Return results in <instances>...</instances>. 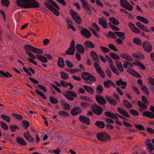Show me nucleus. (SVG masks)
I'll return each instance as SVG.
<instances>
[{"mask_svg": "<svg viewBox=\"0 0 154 154\" xmlns=\"http://www.w3.org/2000/svg\"><path fill=\"white\" fill-rule=\"evenodd\" d=\"M1 116L2 118L7 121L8 122H10L11 121V119L7 115H1Z\"/></svg>", "mask_w": 154, "mask_h": 154, "instance_id": "de8ad7c7", "label": "nucleus"}, {"mask_svg": "<svg viewBox=\"0 0 154 154\" xmlns=\"http://www.w3.org/2000/svg\"><path fill=\"white\" fill-rule=\"evenodd\" d=\"M32 51L38 54H41L43 53L42 50L35 48H34Z\"/></svg>", "mask_w": 154, "mask_h": 154, "instance_id": "09e8293b", "label": "nucleus"}, {"mask_svg": "<svg viewBox=\"0 0 154 154\" xmlns=\"http://www.w3.org/2000/svg\"><path fill=\"white\" fill-rule=\"evenodd\" d=\"M97 137L98 140L102 141H106L110 138L109 135L106 133H97Z\"/></svg>", "mask_w": 154, "mask_h": 154, "instance_id": "39448f33", "label": "nucleus"}, {"mask_svg": "<svg viewBox=\"0 0 154 154\" xmlns=\"http://www.w3.org/2000/svg\"><path fill=\"white\" fill-rule=\"evenodd\" d=\"M129 65L130 66H132V65L130 63L128 62L127 61H125L124 63L123 64V67L124 68L126 69L128 68V65Z\"/></svg>", "mask_w": 154, "mask_h": 154, "instance_id": "6e6d98bb", "label": "nucleus"}, {"mask_svg": "<svg viewBox=\"0 0 154 154\" xmlns=\"http://www.w3.org/2000/svg\"><path fill=\"white\" fill-rule=\"evenodd\" d=\"M137 103L139 106L141 108V109H140V111H142L143 110L146 109L147 108V106L146 105V104L143 103L140 101H138Z\"/></svg>", "mask_w": 154, "mask_h": 154, "instance_id": "bb28decb", "label": "nucleus"}, {"mask_svg": "<svg viewBox=\"0 0 154 154\" xmlns=\"http://www.w3.org/2000/svg\"><path fill=\"white\" fill-rule=\"evenodd\" d=\"M84 89L89 93L92 94L94 91L92 88L86 85L84 86Z\"/></svg>", "mask_w": 154, "mask_h": 154, "instance_id": "ea45409f", "label": "nucleus"}, {"mask_svg": "<svg viewBox=\"0 0 154 154\" xmlns=\"http://www.w3.org/2000/svg\"><path fill=\"white\" fill-rule=\"evenodd\" d=\"M57 64L61 68H63L65 66L64 61L63 58L59 57L58 60Z\"/></svg>", "mask_w": 154, "mask_h": 154, "instance_id": "473e14b6", "label": "nucleus"}, {"mask_svg": "<svg viewBox=\"0 0 154 154\" xmlns=\"http://www.w3.org/2000/svg\"><path fill=\"white\" fill-rule=\"evenodd\" d=\"M70 12L72 17L76 23L78 24L80 23L81 20L79 15L72 10H70Z\"/></svg>", "mask_w": 154, "mask_h": 154, "instance_id": "423d86ee", "label": "nucleus"}, {"mask_svg": "<svg viewBox=\"0 0 154 154\" xmlns=\"http://www.w3.org/2000/svg\"><path fill=\"white\" fill-rule=\"evenodd\" d=\"M145 143L149 149L150 152L151 153V152L154 150V146L151 143L150 140L149 139H147Z\"/></svg>", "mask_w": 154, "mask_h": 154, "instance_id": "b1692460", "label": "nucleus"}, {"mask_svg": "<svg viewBox=\"0 0 154 154\" xmlns=\"http://www.w3.org/2000/svg\"><path fill=\"white\" fill-rule=\"evenodd\" d=\"M36 57L39 60L44 63H46L48 61L47 58L42 55H37Z\"/></svg>", "mask_w": 154, "mask_h": 154, "instance_id": "c85d7f7f", "label": "nucleus"}, {"mask_svg": "<svg viewBox=\"0 0 154 154\" xmlns=\"http://www.w3.org/2000/svg\"><path fill=\"white\" fill-rule=\"evenodd\" d=\"M16 3L19 7L24 9L40 7L39 4L35 0H16Z\"/></svg>", "mask_w": 154, "mask_h": 154, "instance_id": "f257e3e1", "label": "nucleus"}, {"mask_svg": "<svg viewBox=\"0 0 154 154\" xmlns=\"http://www.w3.org/2000/svg\"><path fill=\"white\" fill-rule=\"evenodd\" d=\"M76 49L78 52L81 54H83L85 51L84 47L79 44L76 45Z\"/></svg>", "mask_w": 154, "mask_h": 154, "instance_id": "393cba45", "label": "nucleus"}, {"mask_svg": "<svg viewBox=\"0 0 154 154\" xmlns=\"http://www.w3.org/2000/svg\"><path fill=\"white\" fill-rule=\"evenodd\" d=\"M99 23L104 28H107L108 27L106 20L104 18H100L99 20Z\"/></svg>", "mask_w": 154, "mask_h": 154, "instance_id": "1a4fd4ad", "label": "nucleus"}, {"mask_svg": "<svg viewBox=\"0 0 154 154\" xmlns=\"http://www.w3.org/2000/svg\"><path fill=\"white\" fill-rule=\"evenodd\" d=\"M124 105L128 107H132V105L130 103L128 102L126 100H124L123 101Z\"/></svg>", "mask_w": 154, "mask_h": 154, "instance_id": "5fc2aeb1", "label": "nucleus"}, {"mask_svg": "<svg viewBox=\"0 0 154 154\" xmlns=\"http://www.w3.org/2000/svg\"><path fill=\"white\" fill-rule=\"evenodd\" d=\"M128 25L132 32L137 33H140V30L134 26V24L130 22L128 23Z\"/></svg>", "mask_w": 154, "mask_h": 154, "instance_id": "f8f14e48", "label": "nucleus"}, {"mask_svg": "<svg viewBox=\"0 0 154 154\" xmlns=\"http://www.w3.org/2000/svg\"><path fill=\"white\" fill-rule=\"evenodd\" d=\"M105 114L107 117H110L113 119H117L118 118L119 115L116 113L114 114L109 112H106Z\"/></svg>", "mask_w": 154, "mask_h": 154, "instance_id": "ddd939ff", "label": "nucleus"}, {"mask_svg": "<svg viewBox=\"0 0 154 154\" xmlns=\"http://www.w3.org/2000/svg\"><path fill=\"white\" fill-rule=\"evenodd\" d=\"M103 91V88L102 86L99 85L97 88L96 92L98 93H101Z\"/></svg>", "mask_w": 154, "mask_h": 154, "instance_id": "4d7b16f0", "label": "nucleus"}, {"mask_svg": "<svg viewBox=\"0 0 154 154\" xmlns=\"http://www.w3.org/2000/svg\"><path fill=\"white\" fill-rule=\"evenodd\" d=\"M137 19L139 21L146 24H147L149 23L148 20L145 18L140 16L137 17Z\"/></svg>", "mask_w": 154, "mask_h": 154, "instance_id": "cd10ccee", "label": "nucleus"}, {"mask_svg": "<svg viewBox=\"0 0 154 154\" xmlns=\"http://www.w3.org/2000/svg\"><path fill=\"white\" fill-rule=\"evenodd\" d=\"M133 64L135 66H139L143 70L146 69L145 66L139 61H137L135 62H134Z\"/></svg>", "mask_w": 154, "mask_h": 154, "instance_id": "e433bc0d", "label": "nucleus"}, {"mask_svg": "<svg viewBox=\"0 0 154 154\" xmlns=\"http://www.w3.org/2000/svg\"><path fill=\"white\" fill-rule=\"evenodd\" d=\"M118 110L121 114L122 115L125 116L127 117H129V116L128 113L124 109L120 108H118Z\"/></svg>", "mask_w": 154, "mask_h": 154, "instance_id": "2f4dec72", "label": "nucleus"}, {"mask_svg": "<svg viewBox=\"0 0 154 154\" xmlns=\"http://www.w3.org/2000/svg\"><path fill=\"white\" fill-rule=\"evenodd\" d=\"M135 127L138 130H145V129L144 128V127L141 125H135Z\"/></svg>", "mask_w": 154, "mask_h": 154, "instance_id": "0e129e2a", "label": "nucleus"}, {"mask_svg": "<svg viewBox=\"0 0 154 154\" xmlns=\"http://www.w3.org/2000/svg\"><path fill=\"white\" fill-rule=\"evenodd\" d=\"M82 112L81 109L79 107H75L71 111V113L73 115H76L80 114Z\"/></svg>", "mask_w": 154, "mask_h": 154, "instance_id": "6ab92c4d", "label": "nucleus"}, {"mask_svg": "<svg viewBox=\"0 0 154 154\" xmlns=\"http://www.w3.org/2000/svg\"><path fill=\"white\" fill-rule=\"evenodd\" d=\"M109 20L111 22L115 25H118L119 24V22L118 20L114 17H110Z\"/></svg>", "mask_w": 154, "mask_h": 154, "instance_id": "a19ab883", "label": "nucleus"}, {"mask_svg": "<svg viewBox=\"0 0 154 154\" xmlns=\"http://www.w3.org/2000/svg\"><path fill=\"white\" fill-rule=\"evenodd\" d=\"M94 107L93 111L96 114L99 115L102 113L103 111L102 107L96 105H94Z\"/></svg>", "mask_w": 154, "mask_h": 154, "instance_id": "9d476101", "label": "nucleus"}, {"mask_svg": "<svg viewBox=\"0 0 154 154\" xmlns=\"http://www.w3.org/2000/svg\"><path fill=\"white\" fill-rule=\"evenodd\" d=\"M90 54L92 56L94 63H98L99 62L98 56L97 53L94 51H92L90 52Z\"/></svg>", "mask_w": 154, "mask_h": 154, "instance_id": "aec40b11", "label": "nucleus"}, {"mask_svg": "<svg viewBox=\"0 0 154 154\" xmlns=\"http://www.w3.org/2000/svg\"><path fill=\"white\" fill-rule=\"evenodd\" d=\"M99 62L98 63H94V67L98 73L101 75L103 77H105L104 73L102 71L101 68L99 66Z\"/></svg>", "mask_w": 154, "mask_h": 154, "instance_id": "6e6552de", "label": "nucleus"}, {"mask_svg": "<svg viewBox=\"0 0 154 154\" xmlns=\"http://www.w3.org/2000/svg\"><path fill=\"white\" fill-rule=\"evenodd\" d=\"M96 101L100 104H105L106 103L105 99L100 96H97L96 97Z\"/></svg>", "mask_w": 154, "mask_h": 154, "instance_id": "4468645a", "label": "nucleus"}, {"mask_svg": "<svg viewBox=\"0 0 154 154\" xmlns=\"http://www.w3.org/2000/svg\"><path fill=\"white\" fill-rule=\"evenodd\" d=\"M34 48L29 45H26L24 46V48L27 51H32Z\"/></svg>", "mask_w": 154, "mask_h": 154, "instance_id": "864d4df0", "label": "nucleus"}, {"mask_svg": "<svg viewBox=\"0 0 154 154\" xmlns=\"http://www.w3.org/2000/svg\"><path fill=\"white\" fill-rule=\"evenodd\" d=\"M0 124L2 127L5 130H7L8 129V127L6 124L2 122H0Z\"/></svg>", "mask_w": 154, "mask_h": 154, "instance_id": "13d9d810", "label": "nucleus"}, {"mask_svg": "<svg viewBox=\"0 0 154 154\" xmlns=\"http://www.w3.org/2000/svg\"><path fill=\"white\" fill-rule=\"evenodd\" d=\"M63 95L68 100L72 101L74 97H77V95L74 92L70 91H68L63 93Z\"/></svg>", "mask_w": 154, "mask_h": 154, "instance_id": "20e7f679", "label": "nucleus"}, {"mask_svg": "<svg viewBox=\"0 0 154 154\" xmlns=\"http://www.w3.org/2000/svg\"><path fill=\"white\" fill-rule=\"evenodd\" d=\"M110 68L112 70V71L115 74L117 75H119V72L118 71L116 68V67L113 66L112 64H110Z\"/></svg>", "mask_w": 154, "mask_h": 154, "instance_id": "603ef678", "label": "nucleus"}, {"mask_svg": "<svg viewBox=\"0 0 154 154\" xmlns=\"http://www.w3.org/2000/svg\"><path fill=\"white\" fill-rule=\"evenodd\" d=\"M110 55L114 59L116 60H119L120 59V57L119 56L116 54L113 53H111Z\"/></svg>", "mask_w": 154, "mask_h": 154, "instance_id": "052dcab7", "label": "nucleus"}, {"mask_svg": "<svg viewBox=\"0 0 154 154\" xmlns=\"http://www.w3.org/2000/svg\"><path fill=\"white\" fill-rule=\"evenodd\" d=\"M116 84L119 86H122L121 88L122 89H125L127 85L126 82L123 81L121 79H119V80L116 81Z\"/></svg>", "mask_w": 154, "mask_h": 154, "instance_id": "4be33fe9", "label": "nucleus"}, {"mask_svg": "<svg viewBox=\"0 0 154 154\" xmlns=\"http://www.w3.org/2000/svg\"><path fill=\"white\" fill-rule=\"evenodd\" d=\"M107 101L112 105H116L117 104V102L111 97H106Z\"/></svg>", "mask_w": 154, "mask_h": 154, "instance_id": "72a5a7b5", "label": "nucleus"}, {"mask_svg": "<svg viewBox=\"0 0 154 154\" xmlns=\"http://www.w3.org/2000/svg\"><path fill=\"white\" fill-rule=\"evenodd\" d=\"M82 76L83 79L87 80L86 82L88 83H89V82L88 80H90L91 83L95 82L96 81L95 77L91 75L88 73L86 72H83L82 75Z\"/></svg>", "mask_w": 154, "mask_h": 154, "instance_id": "7ed1b4c3", "label": "nucleus"}, {"mask_svg": "<svg viewBox=\"0 0 154 154\" xmlns=\"http://www.w3.org/2000/svg\"><path fill=\"white\" fill-rule=\"evenodd\" d=\"M82 3V5L84 9L88 12H90L91 10L88 6L85 0H80Z\"/></svg>", "mask_w": 154, "mask_h": 154, "instance_id": "9b49d317", "label": "nucleus"}, {"mask_svg": "<svg viewBox=\"0 0 154 154\" xmlns=\"http://www.w3.org/2000/svg\"><path fill=\"white\" fill-rule=\"evenodd\" d=\"M75 50V48L70 47L67 51H66V54L69 55H73L74 53Z\"/></svg>", "mask_w": 154, "mask_h": 154, "instance_id": "f704fd0d", "label": "nucleus"}, {"mask_svg": "<svg viewBox=\"0 0 154 154\" xmlns=\"http://www.w3.org/2000/svg\"><path fill=\"white\" fill-rule=\"evenodd\" d=\"M100 48L103 52L107 53L109 51V50L107 48L103 46H101Z\"/></svg>", "mask_w": 154, "mask_h": 154, "instance_id": "774afa93", "label": "nucleus"}, {"mask_svg": "<svg viewBox=\"0 0 154 154\" xmlns=\"http://www.w3.org/2000/svg\"><path fill=\"white\" fill-rule=\"evenodd\" d=\"M59 115L60 116H69V113L66 111H59Z\"/></svg>", "mask_w": 154, "mask_h": 154, "instance_id": "c03bdc74", "label": "nucleus"}, {"mask_svg": "<svg viewBox=\"0 0 154 154\" xmlns=\"http://www.w3.org/2000/svg\"><path fill=\"white\" fill-rule=\"evenodd\" d=\"M35 91L39 95L45 99L47 98L45 95L42 92L39 91L38 90H35Z\"/></svg>", "mask_w": 154, "mask_h": 154, "instance_id": "49530a36", "label": "nucleus"}, {"mask_svg": "<svg viewBox=\"0 0 154 154\" xmlns=\"http://www.w3.org/2000/svg\"><path fill=\"white\" fill-rule=\"evenodd\" d=\"M115 33L119 37H122L125 36V33L124 32H115Z\"/></svg>", "mask_w": 154, "mask_h": 154, "instance_id": "bf43d9fd", "label": "nucleus"}, {"mask_svg": "<svg viewBox=\"0 0 154 154\" xmlns=\"http://www.w3.org/2000/svg\"><path fill=\"white\" fill-rule=\"evenodd\" d=\"M134 42L136 44L138 45H141V41L138 38H135L133 40Z\"/></svg>", "mask_w": 154, "mask_h": 154, "instance_id": "8fccbe9b", "label": "nucleus"}, {"mask_svg": "<svg viewBox=\"0 0 154 154\" xmlns=\"http://www.w3.org/2000/svg\"><path fill=\"white\" fill-rule=\"evenodd\" d=\"M126 0H120V4L122 7L125 8L128 3Z\"/></svg>", "mask_w": 154, "mask_h": 154, "instance_id": "3c124183", "label": "nucleus"}, {"mask_svg": "<svg viewBox=\"0 0 154 154\" xmlns=\"http://www.w3.org/2000/svg\"><path fill=\"white\" fill-rule=\"evenodd\" d=\"M95 125L97 127L100 128H103L105 127L104 123L102 121H97L95 123Z\"/></svg>", "mask_w": 154, "mask_h": 154, "instance_id": "4c0bfd02", "label": "nucleus"}, {"mask_svg": "<svg viewBox=\"0 0 154 154\" xmlns=\"http://www.w3.org/2000/svg\"><path fill=\"white\" fill-rule=\"evenodd\" d=\"M1 3L3 5L8 7L9 5L10 2L9 0H2Z\"/></svg>", "mask_w": 154, "mask_h": 154, "instance_id": "37998d69", "label": "nucleus"}, {"mask_svg": "<svg viewBox=\"0 0 154 154\" xmlns=\"http://www.w3.org/2000/svg\"><path fill=\"white\" fill-rule=\"evenodd\" d=\"M25 138L30 142H33L34 141L33 138L29 134L28 131L23 134Z\"/></svg>", "mask_w": 154, "mask_h": 154, "instance_id": "a211bd4d", "label": "nucleus"}, {"mask_svg": "<svg viewBox=\"0 0 154 154\" xmlns=\"http://www.w3.org/2000/svg\"><path fill=\"white\" fill-rule=\"evenodd\" d=\"M61 75L62 78L63 79H66L68 78L67 74L64 72H61Z\"/></svg>", "mask_w": 154, "mask_h": 154, "instance_id": "338daca9", "label": "nucleus"}, {"mask_svg": "<svg viewBox=\"0 0 154 154\" xmlns=\"http://www.w3.org/2000/svg\"><path fill=\"white\" fill-rule=\"evenodd\" d=\"M60 83L61 85V86H63V87L66 88L68 87V85L70 86V88L69 89L71 90L73 88V85L69 83H66L65 81L62 80L60 81Z\"/></svg>", "mask_w": 154, "mask_h": 154, "instance_id": "a878e982", "label": "nucleus"}, {"mask_svg": "<svg viewBox=\"0 0 154 154\" xmlns=\"http://www.w3.org/2000/svg\"><path fill=\"white\" fill-rule=\"evenodd\" d=\"M121 57L129 61H133V58L130 55L125 53L121 54L120 55Z\"/></svg>", "mask_w": 154, "mask_h": 154, "instance_id": "412c9836", "label": "nucleus"}, {"mask_svg": "<svg viewBox=\"0 0 154 154\" xmlns=\"http://www.w3.org/2000/svg\"><path fill=\"white\" fill-rule=\"evenodd\" d=\"M104 85L105 87L107 88L110 86H111L113 85H115L113 83L109 80H108L104 82Z\"/></svg>", "mask_w": 154, "mask_h": 154, "instance_id": "58836bf2", "label": "nucleus"}, {"mask_svg": "<svg viewBox=\"0 0 154 154\" xmlns=\"http://www.w3.org/2000/svg\"><path fill=\"white\" fill-rule=\"evenodd\" d=\"M79 120L81 122L87 125H89L90 123V121L89 119L85 116H80Z\"/></svg>", "mask_w": 154, "mask_h": 154, "instance_id": "2eb2a0df", "label": "nucleus"}, {"mask_svg": "<svg viewBox=\"0 0 154 154\" xmlns=\"http://www.w3.org/2000/svg\"><path fill=\"white\" fill-rule=\"evenodd\" d=\"M141 88L142 90L146 94H148L149 93L146 87L144 85H142L141 86Z\"/></svg>", "mask_w": 154, "mask_h": 154, "instance_id": "680f3d73", "label": "nucleus"}, {"mask_svg": "<svg viewBox=\"0 0 154 154\" xmlns=\"http://www.w3.org/2000/svg\"><path fill=\"white\" fill-rule=\"evenodd\" d=\"M66 19L68 29H71L73 31H75V28L72 24V21L70 19L69 17H66Z\"/></svg>", "mask_w": 154, "mask_h": 154, "instance_id": "dca6fc26", "label": "nucleus"}, {"mask_svg": "<svg viewBox=\"0 0 154 154\" xmlns=\"http://www.w3.org/2000/svg\"><path fill=\"white\" fill-rule=\"evenodd\" d=\"M140 28V29L142 30L145 31L147 32H149L150 31L149 29H147L146 27L143 24L141 25Z\"/></svg>", "mask_w": 154, "mask_h": 154, "instance_id": "69168bd1", "label": "nucleus"}, {"mask_svg": "<svg viewBox=\"0 0 154 154\" xmlns=\"http://www.w3.org/2000/svg\"><path fill=\"white\" fill-rule=\"evenodd\" d=\"M68 72L71 74H75L80 71V70L77 69H69L68 70Z\"/></svg>", "mask_w": 154, "mask_h": 154, "instance_id": "a18cd8bd", "label": "nucleus"}, {"mask_svg": "<svg viewBox=\"0 0 154 154\" xmlns=\"http://www.w3.org/2000/svg\"><path fill=\"white\" fill-rule=\"evenodd\" d=\"M82 35L86 38H89L91 35L90 32L86 28H84L81 31Z\"/></svg>", "mask_w": 154, "mask_h": 154, "instance_id": "f3484780", "label": "nucleus"}, {"mask_svg": "<svg viewBox=\"0 0 154 154\" xmlns=\"http://www.w3.org/2000/svg\"><path fill=\"white\" fill-rule=\"evenodd\" d=\"M127 72L130 74L137 78H141V76L139 74L133 69H128Z\"/></svg>", "mask_w": 154, "mask_h": 154, "instance_id": "5701e85b", "label": "nucleus"}, {"mask_svg": "<svg viewBox=\"0 0 154 154\" xmlns=\"http://www.w3.org/2000/svg\"><path fill=\"white\" fill-rule=\"evenodd\" d=\"M84 45L87 47L89 48H93L95 47V45L91 42L86 41L84 43Z\"/></svg>", "mask_w": 154, "mask_h": 154, "instance_id": "7c9ffc66", "label": "nucleus"}, {"mask_svg": "<svg viewBox=\"0 0 154 154\" xmlns=\"http://www.w3.org/2000/svg\"><path fill=\"white\" fill-rule=\"evenodd\" d=\"M125 9L129 11H131L132 10L133 7L130 4L128 3L124 8Z\"/></svg>", "mask_w": 154, "mask_h": 154, "instance_id": "e2e57ef3", "label": "nucleus"}, {"mask_svg": "<svg viewBox=\"0 0 154 154\" xmlns=\"http://www.w3.org/2000/svg\"><path fill=\"white\" fill-rule=\"evenodd\" d=\"M49 4L52 5L58 10L60 9L59 6L57 5L56 3L52 0H47L45 3V5L47 8L52 11L57 16H59L60 15L59 11L50 5Z\"/></svg>", "mask_w": 154, "mask_h": 154, "instance_id": "f03ea898", "label": "nucleus"}, {"mask_svg": "<svg viewBox=\"0 0 154 154\" xmlns=\"http://www.w3.org/2000/svg\"><path fill=\"white\" fill-rule=\"evenodd\" d=\"M143 49L146 52L149 53L152 51V46L148 42L146 41L144 42L143 43Z\"/></svg>", "mask_w": 154, "mask_h": 154, "instance_id": "0eeeda50", "label": "nucleus"}, {"mask_svg": "<svg viewBox=\"0 0 154 154\" xmlns=\"http://www.w3.org/2000/svg\"><path fill=\"white\" fill-rule=\"evenodd\" d=\"M0 74L3 76L5 77H12V75L10 74L8 72H6V73L0 70Z\"/></svg>", "mask_w": 154, "mask_h": 154, "instance_id": "79ce46f5", "label": "nucleus"}, {"mask_svg": "<svg viewBox=\"0 0 154 154\" xmlns=\"http://www.w3.org/2000/svg\"><path fill=\"white\" fill-rule=\"evenodd\" d=\"M17 141L18 143L22 146H25L26 143L25 141L22 138L20 137H17Z\"/></svg>", "mask_w": 154, "mask_h": 154, "instance_id": "c756f323", "label": "nucleus"}, {"mask_svg": "<svg viewBox=\"0 0 154 154\" xmlns=\"http://www.w3.org/2000/svg\"><path fill=\"white\" fill-rule=\"evenodd\" d=\"M116 66L119 70L122 72L123 71V68L121 63L119 61L117 60L116 62Z\"/></svg>", "mask_w": 154, "mask_h": 154, "instance_id": "c9c22d12", "label": "nucleus"}]
</instances>
